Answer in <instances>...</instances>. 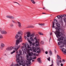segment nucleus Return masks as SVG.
Masks as SVG:
<instances>
[{
    "instance_id": "obj_1",
    "label": "nucleus",
    "mask_w": 66,
    "mask_h": 66,
    "mask_svg": "<svg viewBox=\"0 0 66 66\" xmlns=\"http://www.w3.org/2000/svg\"><path fill=\"white\" fill-rule=\"evenodd\" d=\"M23 35V34L22 33H18V34H16V35L15 36V38L16 39H17V38H18L20 36L19 38L18 39L16 40V44L17 46L18 45V44L20 42H21V41H22V37L21 36V35Z\"/></svg>"
},
{
    "instance_id": "obj_2",
    "label": "nucleus",
    "mask_w": 66,
    "mask_h": 66,
    "mask_svg": "<svg viewBox=\"0 0 66 66\" xmlns=\"http://www.w3.org/2000/svg\"><path fill=\"white\" fill-rule=\"evenodd\" d=\"M56 27H55V29L56 30V31L54 32V33H60V31L62 30V28H61V25L58 23H56Z\"/></svg>"
},
{
    "instance_id": "obj_3",
    "label": "nucleus",
    "mask_w": 66,
    "mask_h": 66,
    "mask_svg": "<svg viewBox=\"0 0 66 66\" xmlns=\"http://www.w3.org/2000/svg\"><path fill=\"white\" fill-rule=\"evenodd\" d=\"M32 49L34 52H36V51H37L38 53H39L40 52V50L39 49V48H36L35 47H33Z\"/></svg>"
},
{
    "instance_id": "obj_4",
    "label": "nucleus",
    "mask_w": 66,
    "mask_h": 66,
    "mask_svg": "<svg viewBox=\"0 0 66 66\" xmlns=\"http://www.w3.org/2000/svg\"><path fill=\"white\" fill-rule=\"evenodd\" d=\"M64 37L62 36L60 38L58 39L57 40L58 41H59V42L58 43V45L59 46H60L62 43V41H60V40H63L64 39Z\"/></svg>"
},
{
    "instance_id": "obj_5",
    "label": "nucleus",
    "mask_w": 66,
    "mask_h": 66,
    "mask_svg": "<svg viewBox=\"0 0 66 66\" xmlns=\"http://www.w3.org/2000/svg\"><path fill=\"white\" fill-rule=\"evenodd\" d=\"M22 59V57L21 56L19 57H16V62H18L19 63H21V60H21Z\"/></svg>"
},
{
    "instance_id": "obj_6",
    "label": "nucleus",
    "mask_w": 66,
    "mask_h": 66,
    "mask_svg": "<svg viewBox=\"0 0 66 66\" xmlns=\"http://www.w3.org/2000/svg\"><path fill=\"white\" fill-rule=\"evenodd\" d=\"M33 60L32 58V57H30V59H28L27 60H29L28 62H27L26 63L27 66H30L31 65V61Z\"/></svg>"
},
{
    "instance_id": "obj_7",
    "label": "nucleus",
    "mask_w": 66,
    "mask_h": 66,
    "mask_svg": "<svg viewBox=\"0 0 66 66\" xmlns=\"http://www.w3.org/2000/svg\"><path fill=\"white\" fill-rule=\"evenodd\" d=\"M13 49H15V47H12V46H11L10 47H8L6 48V50L8 51H10V50H12Z\"/></svg>"
},
{
    "instance_id": "obj_8",
    "label": "nucleus",
    "mask_w": 66,
    "mask_h": 66,
    "mask_svg": "<svg viewBox=\"0 0 66 66\" xmlns=\"http://www.w3.org/2000/svg\"><path fill=\"white\" fill-rule=\"evenodd\" d=\"M22 50L23 51H25V50L26 49L27 50V45L26 44L24 45L23 46H22Z\"/></svg>"
},
{
    "instance_id": "obj_9",
    "label": "nucleus",
    "mask_w": 66,
    "mask_h": 66,
    "mask_svg": "<svg viewBox=\"0 0 66 66\" xmlns=\"http://www.w3.org/2000/svg\"><path fill=\"white\" fill-rule=\"evenodd\" d=\"M55 34L57 38H59L60 36L63 35V34L62 33H55Z\"/></svg>"
},
{
    "instance_id": "obj_10",
    "label": "nucleus",
    "mask_w": 66,
    "mask_h": 66,
    "mask_svg": "<svg viewBox=\"0 0 66 66\" xmlns=\"http://www.w3.org/2000/svg\"><path fill=\"white\" fill-rule=\"evenodd\" d=\"M21 65H22L23 66H25L26 64L24 63L25 62L24 61V60H21Z\"/></svg>"
},
{
    "instance_id": "obj_11",
    "label": "nucleus",
    "mask_w": 66,
    "mask_h": 66,
    "mask_svg": "<svg viewBox=\"0 0 66 66\" xmlns=\"http://www.w3.org/2000/svg\"><path fill=\"white\" fill-rule=\"evenodd\" d=\"M5 47V44L3 43H2L1 45V49Z\"/></svg>"
},
{
    "instance_id": "obj_12",
    "label": "nucleus",
    "mask_w": 66,
    "mask_h": 66,
    "mask_svg": "<svg viewBox=\"0 0 66 66\" xmlns=\"http://www.w3.org/2000/svg\"><path fill=\"white\" fill-rule=\"evenodd\" d=\"M7 18H10V19H14V17L10 16H6Z\"/></svg>"
},
{
    "instance_id": "obj_13",
    "label": "nucleus",
    "mask_w": 66,
    "mask_h": 66,
    "mask_svg": "<svg viewBox=\"0 0 66 66\" xmlns=\"http://www.w3.org/2000/svg\"><path fill=\"white\" fill-rule=\"evenodd\" d=\"M35 39H36V43L37 44H36V46H38V45L39 44V42H38V41H37V39H36V37H35L34 38Z\"/></svg>"
},
{
    "instance_id": "obj_14",
    "label": "nucleus",
    "mask_w": 66,
    "mask_h": 66,
    "mask_svg": "<svg viewBox=\"0 0 66 66\" xmlns=\"http://www.w3.org/2000/svg\"><path fill=\"white\" fill-rule=\"evenodd\" d=\"M26 45L27 47V46L28 48V49H29V50H31V51H32V48H31V47H30V46H29V45L28 44H26Z\"/></svg>"
},
{
    "instance_id": "obj_15",
    "label": "nucleus",
    "mask_w": 66,
    "mask_h": 66,
    "mask_svg": "<svg viewBox=\"0 0 66 66\" xmlns=\"http://www.w3.org/2000/svg\"><path fill=\"white\" fill-rule=\"evenodd\" d=\"M14 47H15V48L14 49H15V51H17L18 49H19V48L20 47V45H19L18 47L17 48L16 47V46Z\"/></svg>"
},
{
    "instance_id": "obj_16",
    "label": "nucleus",
    "mask_w": 66,
    "mask_h": 66,
    "mask_svg": "<svg viewBox=\"0 0 66 66\" xmlns=\"http://www.w3.org/2000/svg\"><path fill=\"white\" fill-rule=\"evenodd\" d=\"M37 60L39 63H40V64L42 63V60L40 59V58H38L37 59Z\"/></svg>"
},
{
    "instance_id": "obj_17",
    "label": "nucleus",
    "mask_w": 66,
    "mask_h": 66,
    "mask_svg": "<svg viewBox=\"0 0 66 66\" xmlns=\"http://www.w3.org/2000/svg\"><path fill=\"white\" fill-rule=\"evenodd\" d=\"M17 23L18 24V26L19 27V28H21V23H20V22H18Z\"/></svg>"
},
{
    "instance_id": "obj_18",
    "label": "nucleus",
    "mask_w": 66,
    "mask_h": 66,
    "mask_svg": "<svg viewBox=\"0 0 66 66\" xmlns=\"http://www.w3.org/2000/svg\"><path fill=\"white\" fill-rule=\"evenodd\" d=\"M57 17L58 19H62L63 18L62 15H58Z\"/></svg>"
},
{
    "instance_id": "obj_19",
    "label": "nucleus",
    "mask_w": 66,
    "mask_h": 66,
    "mask_svg": "<svg viewBox=\"0 0 66 66\" xmlns=\"http://www.w3.org/2000/svg\"><path fill=\"white\" fill-rule=\"evenodd\" d=\"M17 63H18L17 64H15V65H14V66H20L21 65V63H19L18 62H17Z\"/></svg>"
},
{
    "instance_id": "obj_20",
    "label": "nucleus",
    "mask_w": 66,
    "mask_h": 66,
    "mask_svg": "<svg viewBox=\"0 0 66 66\" xmlns=\"http://www.w3.org/2000/svg\"><path fill=\"white\" fill-rule=\"evenodd\" d=\"M30 35H31V36H32V35H30V33H28L27 34V37H29Z\"/></svg>"
},
{
    "instance_id": "obj_21",
    "label": "nucleus",
    "mask_w": 66,
    "mask_h": 66,
    "mask_svg": "<svg viewBox=\"0 0 66 66\" xmlns=\"http://www.w3.org/2000/svg\"><path fill=\"white\" fill-rule=\"evenodd\" d=\"M57 55V59H59V60H61V57L59 55Z\"/></svg>"
},
{
    "instance_id": "obj_22",
    "label": "nucleus",
    "mask_w": 66,
    "mask_h": 66,
    "mask_svg": "<svg viewBox=\"0 0 66 66\" xmlns=\"http://www.w3.org/2000/svg\"><path fill=\"white\" fill-rule=\"evenodd\" d=\"M49 53L50 55H52V52L51 50H50L49 51Z\"/></svg>"
},
{
    "instance_id": "obj_23",
    "label": "nucleus",
    "mask_w": 66,
    "mask_h": 66,
    "mask_svg": "<svg viewBox=\"0 0 66 66\" xmlns=\"http://www.w3.org/2000/svg\"><path fill=\"white\" fill-rule=\"evenodd\" d=\"M34 28V26H29L27 27L28 28Z\"/></svg>"
},
{
    "instance_id": "obj_24",
    "label": "nucleus",
    "mask_w": 66,
    "mask_h": 66,
    "mask_svg": "<svg viewBox=\"0 0 66 66\" xmlns=\"http://www.w3.org/2000/svg\"><path fill=\"white\" fill-rule=\"evenodd\" d=\"M23 32L21 30H20L18 32V33H22Z\"/></svg>"
},
{
    "instance_id": "obj_25",
    "label": "nucleus",
    "mask_w": 66,
    "mask_h": 66,
    "mask_svg": "<svg viewBox=\"0 0 66 66\" xmlns=\"http://www.w3.org/2000/svg\"><path fill=\"white\" fill-rule=\"evenodd\" d=\"M31 2L33 3V4H35V2L34 1V0H30Z\"/></svg>"
},
{
    "instance_id": "obj_26",
    "label": "nucleus",
    "mask_w": 66,
    "mask_h": 66,
    "mask_svg": "<svg viewBox=\"0 0 66 66\" xmlns=\"http://www.w3.org/2000/svg\"><path fill=\"white\" fill-rule=\"evenodd\" d=\"M29 56H32V55L33 54V53H32L31 52V53H29Z\"/></svg>"
},
{
    "instance_id": "obj_27",
    "label": "nucleus",
    "mask_w": 66,
    "mask_h": 66,
    "mask_svg": "<svg viewBox=\"0 0 66 66\" xmlns=\"http://www.w3.org/2000/svg\"><path fill=\"white\" fill-rule=\"evenodd\" d=\"M20 56V54H17L16 55V57H19V56Z\"/></svg>"
},
{
    "instance_id": "obj_28",
    "label": "nucleus",
    "mask_w": 66,
    "mask_h": 66,
    "mask_svg": "<svg viewBox=\"0 0 66 66\" xmlns=\"http://www.w3.org/2000/svg\"><path fill=\"white\" fill-rule=\"evenodd\" d=\"M1 33H6L7 32L3 30L2 31Z\"/></svg>"
},
{
    "instance_id": "obj_29",
    "label": "nucleus",
    "mask_w": 66,
    "mask_h": 66,
    "mask_svg": "<svg viewBox=\"0 0 66 66\" xmlns=\"http://www.w3.org/2000/svg\"><path fill=\"white\" fill-rule=\"evenodd\" d=\"M40 24V25L41 26H45V24L44 23H43V24Z\"/></svg>"
},
{
    "instance_id": "obj_30",
    "label": "nucleus",
    "mask_w": 66,
    "mask_h": 66,
    "mask_svg": "<svg viewBox=\"0 0 66 66\" xmlns=\"http://www.w3.org/2000/svg\"><path fill=\"white\" fill-rule=\"evenodd\" d=\"M30 50L28 49L27 51V53H28V54H29L30 53Z\"/></svg>"
},
{
    "instance_id": "obj_31",
    "label": "nucleus",
    "mask_w": 66,
    "mask_h": 66,
    "mask_svg": "<svg viewBox=\"0 0 66 66\" xmlns=\"http://www.w3.org/2000/svg\"><path fill=\"white\" fill-rule=\"evenodd\" d=\"M57 66H60V62L58 61L57 62Z\"/></svg>"
},
{
    "instance_id": "obj_32",
    "label": "nucleus",
    "mask_w": 66,
    "mask_h": 66,
    "mask_svg": "<svg viewBox=\"0 0 66 66\" xmlns=\"http://www.w3.org/2000/svg\"><path fill=\"white\" fill-rule=\"evenodd\" d=\"M54 22L55 23H55L56 22H57V20H56V19H55L54 20Z\"/></svg>"
},
{
    "instance_id": "obj_33",
    "label": "nucleus",
    "mask_w": 66,
    "mask_h": 66,
    "mask_svg": "<svg viewBox=\"0 0 66 66\" xmlns=\"http://www.w3.org/2000/svg\"><path fill=\"white\" fill-rule=\"evenodd\" d=\"M15 51H14L13 52H11V54H12L14 53H15Z\"/></svg>"
},
{
    "instance_id": "obj_34",
    "label": "nucleus",
    "mask_w": 66,
    "mask_h": 66,
    "mask_svg": "<svg viewBox=\"0 0 66 66\" xmlns=\"http://www.w3.org/2000/svg\"><path fill=\"white\" fill-rule=\"evenodd\" d=\"M13 3H17V4H19V5L20 6V4H19V3H18L16 2H13Z\"/></svg>"
},
{
    "instance_id": "obj_35",
    "label": "nucleus",
    "mask_w": 66,
    "mask_h": 66,
    "mask_svg": "<svg viewBox=\"0 0 66 66\" xmlns=\"http://www.w3.org/2000/svg\"><path fill=\"white\" fill-rule=\"evenodd\" d=\"M64 46V45H61L60 46V48H62V47H63Z\"/></svg>"
},
{
    "instance_id": "obj_36",
    "label": "nucleus",
    "mask_w": 66,
    "mask_h": 66,
    "mask_svg": "<svg viewBox=\"0 0 66 66\" xmlns=\"http://www.w3.org/2000/svg\"><path fill=\"white\" fill-rule=\"evenodd\" d=\"M3 36H2V35H0V38H3Z\"/></svg>"
},
{
    "instance_id": "obj_37",
    "label": "nucleus",
    "mask_w": 66,
    "mask_h": 66,
    "mask_svg": "<svg viewBox=\"0 0 66 66\" xmlns=\"http://www.w3.org/2000/svg\"><path fill=\"white\" fill-rule=\"evenodd\" d=\"M39 35H44L43 34V33H39Z\"/></svg>"
},
{
    "instance_id": "obj_38",
    "label": "nucleus",
    "mask_w": 66,
    "mask_h": 66,
    "mask_svg": "<svg viewBox=\"0 0 66 66\" xmlns=\"http://www.w3.org/2000/svg\"><path fill=\"white\" fill-rule=\"evenodd\" d=\"M50 57H49L47 59V60L48 61H50Z\"/></svg>"
},
{
    "instance_id": "obj_39",
    "label": "nucleus",
    "mask_w": 66,
    "mask_h": 66,
    "mask_svg": "<svg viewBox=\"0 0 66 66\" xmlns=\"http://www.w3.org/2000/svg\"><path fill=\"white\" fill-rule=\"evenodd\" d=\"M27 54V60H28V58H29V55H27V54Z\"/></svg>"
},
{
    "instance_id": "obj_40",
    "label": "nucleus",
    "mask_w": 66,
    "mask_h": 66,
    "mask_svg": "<svg viewBox=\"0 0 66 66\" xmlns=\"http://www.w3.org/2000/svg\"><path fill=\"white\" fill-rule=\"evenodd\" d=\"M55 27L54 26V25H52V28H54L55 29V27Z\"/></svg>"
},
{
    "instance_id": "obj_41",
    "label": "nucleus",
    "mask_w": 66,
    "mask_h": 66,
    "mask_svg": "<svg viewBox=\"0 0 66 66\" xmlns=\"http://www.w3.org/2000/svg\"><path fill=\"white\" fill-rule=\"evenodd\" d=\"M10 26L11 27H13V26H14V25H13V24H10Z\"/></svg>"
},
{
    "instance_id": "obj_42",
    "label": "nucleus",
    "mask_w": 66,
    "mask_h": 66,
    "mask_svg": "<svg viewBox=\"0 0 66 66\" xmlns=\"http://www.w3.org/2000/svg\"><path fill=\"white\" fill-rule=\"evenodd\" d=\"M36 57H32L33 59H36Z\"/></svg>"
},
{
    "instance_id": "obj_43",
    "label": "nucleus",
    "mask_w": 66,
    "mask_h": 66,
    "mask_svg": "<svg viewBox=\"0 0 66 66\" xmlns=\"http://www.w3.org/2000/svg\"><path fill=\"white\" fill-rule=\"evenodd\" d=\"M41 44L43 45L44 44V42L43 41H42L41 42Z\"/></svg>"
},
{
    "instance_id": "obj_44",
    "label": "nucleus",
    "mask_w": 66,
    "mask_h": 66,
    "mask_svg": "<svg viewBox=\"0 0 66 66\" xmlns=\"http://www.w3.org/2000/svg\"><path fill=\"white\" fill-rule=\"evenodd\" d=\"M19 53H20V54H22L21 51H20Z\"/></svg>"
},
{
    "instance_id": "obj_45",
    "label": "nucleus",
    "mask_w": 66,
    "mask_h": 66,
    "mask_svg": "<svg viewBox=\"0 0 66 66\" xmlns=\"http://www.w3.org/2000/svg\"><path fill=\"white\" fill-rule=\"evenodd\" d=\"M29 42L30 44H32V42H31L30 41H29Z\"/></svg>"
},
{
    "instance_id": "obj_46",
    "label": "nucleus",
    "mask_w": 66,
    "mask_h": 66,
    "mask_svg": "<svg viewBox=\"0 0 66 66\" xmlns=\"http://www.w3.org/2000/svg\"><path fill=\"white\" fill-rule=\"evenodd\" d=\"M24 37L25 39H27V37H26V36H24Z\"/></svg>"
},
{
    "instance_id": "obj_47",
    "label": "nucleus",
    "mask_w": 66,
    "mask_h": 66,
    "mask_svg": "<svg viewBox=\"0 0 66 66\" xmlns=\"http://www.w3.org/2000/svg\"><path fill=\"white\" fill-rule=\"evenodd\" d=\"M10 66H14V64H12Z\"/></svg>"
},
{
    "instance_id": "obj_48",
    "label": "nucleus",
    "mask_w": 66,
    "mask_h": 66,
    "mask_svg": "<svg viewBox=\"0 0 66 66\" xmlns=\"http://www.w3.org/2000/svg\"><path fill=\"white\" fill-rule=\"evenodd\" d=\"M63 17H66V14H64L63 15Z\"/></svg>"
},
{
    "instance_id": "obj_49",
    "label": "nucleus",
    "mask_w": 66,
    "mask_h": 66,
    "mask_svg": "<svg viewBox=\"0 0 66 66\" xmlns=\"http://www.w3.org/2000/svg\"><path fill=\"white\" fill-rule=\"evenodd\" d=\"M62 61L63 62H65V60L63 59L62 60Z\"/></svg>"
},
{
    "instance_id": "obj_50",
    "label": "nucleus",
    "mask_w": 66,
    "mask_h": 66,
    "mask_svg": "<svg viewBox=\"0 0 66 66\" xmlns=\"http://www.w3.org/2000/svg\"><path fill=\"white\" fill-rule=\"evenodd\" d=\"M61 66H63V64L62 63H61Z\"/></svg>"
},
{
    "instance_id": "obj_51",
    "label": "nucleus",
    "mask_w": 66,
    "mask_h": 66,
    "mask_svg": "<svg viewBox=\"0 0 66 66\" xmlns=\"http://www.w3.org/2000/svg\"><path fill=\"white\" fill-rule=\"evenodd\" d=\"M45 53H46V54H48V52H47V51H46V52H45Z\"/></svg>"
},
{
    "instance_id": "obj_52",
    "label": "nucleus",
    "mask_w": 66,
    "mask_h": 66,
    "mask_svg": "<svg viewBox=\"0 0 66 66\" xmlns=\"http://www.w3.org/2000/svg\"><path fill=\"white\" fill-rule=\"evenodd\" d=\"M27 40L29 42V41H30V40L29 39V38H27Z\"/></svg>"
},
{
    "instance_id": "obj_53",
    "label": "nucleus",
    "mask_w": 66,
    "mask_h": 66,
    "mask_svg": "<svg viewBox=\"0 0 66 66\" xmlns=\"http://www.w3.org/2000/svg\"><path fill=\"white\" fill-rule=\"evenodd\" d=\"M52 25H54V22H53V24Z\"/></svg>"
},
{
    "instance_id": "obj_54",
    "label": "nucleus",
    "mask_w": 66,
    "mask_h": 66,
    "mask_svg": "<svg viewBox=\"0 0 66 66\" xmlns=\"http://www.w3.org/2000/svg\"><path fill=\"white\" fill-rule=\"evenodd\" d=\"M59 62L60 63H62V60H60L59 61Z\"/></svg>"
},
{
    "instance_id": "obj_55",
    "label": "nucleus",
    "mask_w": 66,
    "mask_h": 66,
    "mask_svg": "<svg viewBox=\"0 0 66 66\" xmlns=\"http://www.w3.org/2000/svg\"><path fill=\"white\" fill-rule=\"evenodd\" d=\"M34 55L36 56V54H34Z\"/></svg>"
},
{
    "instance_id": "obj_56",
    "label": "nucleus",
    "mask_w": 66,
    "mask_h": 66,
    "mask_svg": "<svg viewBox=\"0 0 66 66\" xmlns=\"http://www.w3.org/2000/svg\"><path fill=\"white\" fill-rule=\"evenodd\" d=\"M27 33H31V32H27Z\"/></svg>"
},
{
    "instance_id": "obj_57",
    "label": "nucleus",
    "mask_w": 66,
    "mask_h": 66,
    "mask_svg": "<svg viewBox=\"0 0 66 66\" xmlns=\"http://www.w3.org/2000/svg\"><path fill=\"white\" fill-rule=\"evenodd\" d=\"M32 45L33 46H34L35 45V44H34V43L32 44Z\"/></svg>"
},
{
    "instance_id": "obj_58",
    "label": "nucleus",
    "mask_w": 66,
    "mask_h": 66,
    "mask_svg": "<svg viewBox=\"0 0 66 66\" xmlns=\"http://www.w3.org/2000/svg\"><path fill=\"white\" fill-rule=\"evenodd\" d=\"M12 22H14V23H15V22H14V21H13V20H12Z\"/></svg>"
},
{
    "instance_id": "obj_59",
    "label": "nucleus",
    "mask_w": 66,
    "mask_h": 66,
    "mask_svg": "<svg viewBox=\"0 0 66 66\" xmlns=\"http://www.w3.org/2000/svg\"><path fill=\"white\" fill-rule=\"evenodd\" d=\"M30 39H32V40H33V38H30Z\"/></svg>"
},
{
    "instance_id": "obj_60",
    "label": "nucleus",
    "mask_w": 66,
    "mask_h": 66,
    "mask_svg": "<svg viewBox=\"0 0 66 66\" xmlns=\"http://www.w3.org/2000/svg\"><path fill=\"white\" fill-rule=\"evenodd\" d=\"M38 33H42L40 32H39Z\"/></svg>"
},
{
    "instance_id": "obj_61",
    "label": "nucleus",
    "mask_w": 66,
    "mask_h": 66,
    "mask_svg": "<svg viewBox=\"0 0 66 66\" xmlns=\"http://www.w3.org/2000/svg\"><path fill=\"white\" fill-rule=\"evenodd\" d=\"M32 62H34V60H32Z\"/></svg>"
},
{
    "instance_id": "obj_62",
    "label": "nucleus",
    "mask_w": 66,
    "mask_h": 66,
    "mask_svg": "<svg viewBox=\"0 0 66 66\" xmlns=\"http://www.w3.org/2000/svg\"><path fill=\"white\" fill-rule=\"evenodd\" d=\"M52 35V33H51L50 34V35Z\"/></svg>"
},
{
    "instance_id": "obj_63",
    "label": "nucleus",
    "mask_w": 66,
    "mask_h": 66,
    "mask_svg": "<svg viewBox=\"0 0 66 66\" xmlns=\"http://www.w3.org/2000/svg\"><path fill=\"white\" fill-rule=\"evenodd\" d=\"M45 13H42V14H45Z\"/></svg>"
},
{
    "instance_id": "obj_64",
    "label": "nucleus",
    "mask_w": 66,
    "mask_h": 66,
    "mask_svg": "<svg viewBox=\"0 0 66 66\" xmlns=\"http://www.w3.org/2000/svg\"><path fill=\"white\" fill-rule=\"evenodd\" d=\"M16 53H18V52H16Z\"/></svg>"
}]
</instances>
